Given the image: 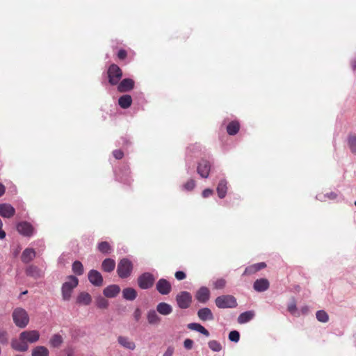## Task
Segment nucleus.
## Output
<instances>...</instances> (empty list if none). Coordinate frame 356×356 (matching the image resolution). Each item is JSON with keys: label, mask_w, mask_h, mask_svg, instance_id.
I'll list each match as a JSON object with an SVG mask.
<instances>
[{"label": "nucleus", "mask_w": 356, "mask_h": 356, "mask_svg": "<svg viewBox=\"0 0 356 356\" xmlns=\"http://www.w3.org/2000/svg\"><path fill=\"white\" fill-rule=\"evenodd\" d=\"M13 321L15 325L19 328L26 327L29 323V316L27 312L22 308H15L12 314Z\"/></svg>", "instance_id": "1"}, {"label": "nucleus", "mask_w": 356, "mask_h": 356, "mask_svg": "<svg viewBox=\"0 0 356 356\" xmlns=\"http://www.w3.org/2000/svg\"><path fill=\"white\" fill-rule=\"evenodd\" d=\"M79 280L74 275H70L67 280L65 282L61 287V293L63 300L68 301L70 300L72 291L77 286Z\"/></svg>", "instance_id": "2"}, {"label": "nucleus", "mask_w": 356, "mask_h": 356, "mask_svg": "<svg viewBox=\"0 0 356 356\" xmlns=\"http://www.w3.org/2000/svg\"><path fill=\"white\" fill-rule=\"evenodd\" d=\"M133 264L127 258L120 259L117 266V273L121 279L129 277L133 271Z\"/></svg>", "instance_id": "3"}, {"label": "nucleus", "mask_w": 356, "mask_h": 356, "mask_svg": "<svg viewBox=\"0 0 356 356\" xmlns=\"http://www.w3.org/2000/svg\"><path fill=\"white\" fill-rule=\"evenodd\" d=\"M217 307L220 309L235 308L237 306L236 299L232 295H222L215 300Z\"/></svg>", "instance_id": "4"}, {"label": "nucleus", "mask_w": 356, "mask_h": 356, "mask_svg": "<svg viewBox=\"0 0 356 356\" xmlns=\"http://www.w3.org/2000/svg\"><path fill=\"white\" fill-rule=\"evenodd\" d=\"M155 277L149 272H145L140 275L137 279L138 286L143 290L152 288L155 282Z\"/></svg>", "instance_id": "5"}, {"label": "nucleus", "mask_w": 356, "mask_h": 356, "mask_svg": "<svg viewBox=\"0 0 356 356\" xmlns=\"http://www.w3.org/2000/svg\"><path fill=\"white\" fill-rule=\"evenodd\" d=\"M177 306L182 309H188L192 302V295L188 291H181L176 296Z\"/></svg>", "instance_id": "6"}, {"label": "nucleus", "mask_w": 356, "mask_h": 356, "mask_svg": "<svg viewBox=\"0 0 356 356\" xmlns=\"http://www.w3.org/2000/svg\"><path fill=\"white\" fill-rule=\"evenodd\" d=\"M122 76L121 69L115 64H112L108 70V81L111 85H117Z\"/></svg>", "instance_id": "7"}, {"label": "nucleus", "mask_w": 356, "mask_h": 356, "mask_svg": "<svg viewBox=\"0 0 356 356\" xmlns=\"http://www.w3.org/2000/svg\"><path fill=\"white\" fill-rule=\"evenodd\" d=\"M40 339V333L38 330H26L20 333V341H24L25 343H33L37 342Z\"/></svg>", "instance_id": "8"}, {"label": "nucleus", "mask_w": 356, "mask_h": 356, "mask_svg": "<svg viewBox=\"0 0 356 356\" xmlns=\"http://www.w3.org/2000/svg\"><path fill=\"white\" fill-rule=\"evenodd\" d=\"M17 230L21 235L26 237H31L33 236L35 232L33 225L26 221L19 222L17 225Z\"/></svg>", "instance_id": "9"}, {"label": "nucleus", "mask_w": 356, "mask_h": 356, "mask_svg": "<svg viewBox=\"0 0 356 356\" xmlns=\"http://www.w3.org/2000/svg\"><path fill=\"white\" fill-rule=\"evenodd\" d=\"M88 279L90 283L96 287H100L103 285L104 279L102 274L97 270L92 269L88 273Z\"/></svg>", "instance_id": "10"}, {"label": "nucleus", "mask_w": 356, "mask_h": 356, "mask_svg": "<svg viewBox=\"0 0 356 356\" xmlns=\"http://www.w3.org/2000/svg\"><path fill=\"white\" fill-rule=\"evenodd\" d=\"M156 289L161 295H168L172 291V285L165 278H161L156 284Z\"/></svg>", "instance_id": "11"}, {"label": "nucleus", "mask_w": 356, "mask_h": 356, "mask_svg": "<svg viewBox=\"0 0 356 356\" xmlns=\"http://www.w3.org/2000/svg\"><path fill=\"white\" fill-rule=\"evenodd\" d=\"M26 275L35 280L40 279L43 277L44 273L42 270L35 265H29L25 269Z\"/></svg>", "instance_id": "12"}, {"label": "nucleus", "mask_w": 356, "mask_h": 356, "mask_svg": "<svg viewBox=\"0 0 356 356\" xmlns=\"http://www.w3.org/2000/svg\"><path fill=\"white\" fill-rule=\"evenodd\" d=\"M195 299L200 303H206L210 298V291L206 286H201L195 295Z\"/></svg>", "instance_id": "13"}, {"label": "nucleus", "mask_w": 356, "mask_h": 356, "mask_svg": "<svg viewBox=\"0 0 356 356\" xmlns=\"http://www.w3.org/2000/svg\"><path fill=\"white\" fill-rule=\"evenodd\" d=\"M146 318L148 324L150 325L156 326L161 322V316L158 314L156 310L154 309H151L147 311Z\"/></svg>", "instance_id": "14"}, {"label": "nucleus", "mask_w": 356, "mask_h": 356, "mask_svg": "<svg viewBox=\"0 0 356 356\" xmlns=\"http://www.w3.org/2000/svg\"><path fill=\"white\" fill-rule=\"evenodd\" d=\"M211 170V164L207 160H202L197 166V173L203 178H207Z\"/></svg>", "instance_id": "15"}, {"label": "nucleus", "mask_w": 356, "mask_h": 356, "mask_svg": "<svg viewBox=\"0 0 356 356\" xmlns=\"http://www.w3.org/2000/svg\"><path fill=\"white\" fill-rule=\"evenodd\" d=\"M270 283L266 278L256 280L253 283V289L257 292H264L268 289Z\"/></svg>", "instance_id": "16"}, {"label": "nucleus", "mask_w": 356, "mask_h": 356, "mask_svg": "<svg viewBox=\"0 0 356 356\" xmlns=\"http://www.w3.org/2000/svg\"><path fill=\"white\" fill-rule=\"evenodd\" d=\"M15 209L10 204H0V216L3 218H10L15 215Z\"/></svg>", "instance_id": "17"}, {"label": "nucleus", "mask_w": 356, "mask_h": 356, "mask_svg": "<svg viewBox=\"0 0 356 356\" xmlns=\"http://www.w3.org/2000/svg\"><path fill=\"white\" fill-rule=\"evenodd\" d=\"M134 87V81L131 79H124L118 83V90L125 92L131 90Z\"/></svg>", "instance_id": "18"}, {"label": "nucleus", "mask_w": 356, "mask_h": 356, "mask_svg": "<svg viewBox=\"0 0 356 356\" xmlns=\"http://www.w3.org/2000/svg\"><path fill=\"white\" fill-rule=\"evenodd\" d=\"M117 179L125 184H130L131 182V172L129 168L124 170H120L116 173Z\"/></svg>", "instance_id": "19"}, {"label": "nucleus", "mask_w": 356, "mask_h": 356, "mask_svg": "<svg viewBox=\"0 0 356 356\" xmlns=\"http://www.w3.org/2000/svg\"><path fill=\"white\" fill-rule=\"evenodd\" d=\"M266 267L265 262L254 264L245 268L243 275H251Z\"/></svg>", "instance_id": "20"}, {"label": "nucleus", "mask_w": 356, "mask_h": 356, "mask_svg": "<svg viewBox=\"0 0 356 356\" xmlns=\"http://www.w3.org/2000/svg\"><path fill=\"white\" fill-rule=\"evenodd\" d=\"M120 292V287L117 284H111L106 286L103 293L106 298H112L116 297Z\"/></svg>", "instance_id": "21"}, {"label": "nucleus", "mask_w": 356, "mask_h": 356, "mask_svg": "<svg viewBox=\"0 0 356 356\" xmlns=\"http://www.w3.org/2000/svg\"><path fill=\"white\" fill-rule=\"evenodd\" d=\"M197 316L202 321L213 320V314L211 310L208 307L200 309L197 311Z\"/></svg>", "instance_id": "22"}, {"label": "nucleus", "mask_w": 356, "mask_h": 356, "mask_svg": "<svg viewBox=\"0 0 356 356\" xmlns=\"http://www.w3.org/2000/svg\"><path fill=\"white\" fill-rule=\"evenodd\" d=\"M156 310L161 315L168 316L172 312V307L170 304L162 302L156 305Z\"/></svg>", "instance_id": "23"}, {"label": "nucleus", "mask_w": 356, "mask_h": 356, "mask_svg": "<svg viewBox=\"0 0 356 356\" xmlns=\"http://www.w3.org/2000/svg\"><path fill=\"white\" fill-rule=\"evenodd\" d=\"M11 347L16 351L26 352L29 349V346L24 341H20L19 339H13L11 341Z\"/></svg>", "instance_id": "24"}, {"label": "nucleus", "mask_w": 356, "mask_h": 356, "mask_svg": "<svg viewBox=\"0 0 356 356\" xmlns=\"http://www.w3.org/2000/svg\"><path fill=\"white\" fill-rule=\"evenodd\" d=\"M35 257V251L33 248H26L21 256L23 263L28 264Z\"/></svg>", "instance_id": "25"}, {"label": "nucleus", "mask_w": 356, "mask_h": 356, "mask_svg": "<svg viewBox=\"0 0 356 356\" xmlns=\"http://www.w3.org/2000/svg\"><path fill=\"white\" fill-rule=\"evenodd\" d=\"M116 264L115 261L111 258H106L102 263V269L106 273H111L114 270Z\"/></svg>", "instance_id": "26"}, {"label": "nucleus", "mask_w": 356, "mask_h": 356, "mask_svg": "<svg viewBox=\"0 0 356 356\" xmlns=\"http://www.w3.org/2000/svg\"><path fill=\"white\" fill-rule=\"evenodd\" d=\"M118 341L120 346H122V347H124L128 350H133L136 348L135 343L134 341H132L131 340H130L127 337H123V336L118 337Z\"/></svg>", "instance_id": "27"}, {"label": "nucleus", "mask_w": 356, "mask_h": 356, "mask_svg": "<svg viewBox=\"0 0 356 356\" xmlns=\"http://www.w3.org/2000/svg\"><path fill=\"white\" fill-rule=\"evenodd\" d=\"M137 291L134 288L127 287L122 290V298L126 300L133 301L137 298Z\"/></svg>", "instance_id": "28"}, {"label": "nucleus", "mask_w": 356, "mask_h": 356, "mask_svg": "<svg viewBox=\"0 0 356 356\" xmlns=\"http://www.w3.org/2000/svg\"><path fill=\"white\" fill-rule=\"evenodd\" d=\"M187 327L188 329L198 332L207 337H209L210 335L209 332L204 326L198 323H191L188 324Z\"/></svg>", "instance_id": "29"}, {"label": "nucleus", "mask_w": 356, "mask_h": 356, "mask_svg": "<svg viewBox=\"0 0 356 356\" xmlns=\"http://www.w3.org/2000/svg\"><path fill=\"white\" fill-rule=\"evenodd\" d=\"M227 192V181L224 179H220L217 186V193L218 197L220 199H223L226 196Z\"/></svg>", "instance_id": "30"}, {"label": "nucleus", "mask_w": 356, "mask_h": 356, "mask_svg": "<svg viewBox=\"0 0 356 356\" xmlns=\"http://www.w3.org/2000/svg\"><path fill=\"white\" fill-rule=\"evenodd\" d=\"M254 316L253 311H246L241 313L238 317V323L239 324H245L250 322Z\"/></svg>", "instance_id": "31"}, {"label": "nucleus", "mask_w": 356, "mask_h": 356, "mask_svg": "<svg viewBox=\"0 0 356 356\" xmlns=\"http://www.w3.org/2000/svg\"><path fill=\"white\" fill-rule=\"evenodd\" d=\"M347 144L351 153L356 154V134L349 133L347 136Z\"/></svg>", "instance_id": "32"}, {"label": "nucleus", "mask_w": 356, "mask_h": 356, "mask_svg": "<svg viewBox=\"0 0 356 356\" xmlns=\"http://www.w3.org/2000/svg\"><path fill=\"white\" fill-rule=\"evenodd\" d=\"M76 302L83 305H89L92 302L91 296L87 292H81L77 296Z\"/></svg>", "instance_id": "33"}, {"label": "nucleus", "mask_w": 356, "mask_h": 356, "mask_svg": "<svg viewBox=\"0 0 356 356\" xmlns=\"http://www.w3.org/2000/svg\"><path fill=\"white\" fill-rule=\"evenodd\" d=\"M31 356H49V350L45 346H38L32 350Z\"/></svg>", "instance_id": "34"}, {"label": "nucleus", "mask_w": 356, "mask_h": 356, "mask_svg": "<svg viewBox=\"0 0 356 356\" xmlns=\"http://www.w3.org/2000/svg\"><path fill=\"white\" fill-rule=\"evenodd\" d=\"M63 343V338L60 334H54L49 339V343L52 348H58Z\"/></svg>", "instance_id": "35"}, {"label": "nucleus", "mask_w": 356, "mask_h": 356, "mask_svg": "<svg viewBox=\"0 0 356 356\" xmlns=\"http://www.w3.org/2000/svg\"><path fill=\"white\" fill-rule=\"evenodd\" d=\"M132 103V98L129 95H124L118 99L120 106L124 109L130 107Z\"/></svg>", "instance_id": "36"}, {"label": "nucleus", "mask_w": 356, "mask_h": 356, "mask_svg": "<svg viewBox=\"0 0 356 356\" xmlns=\"http://www.w3.org/2000/svg\"><path fill=\"white\" fill-rule=\"evenodd\" d=\"M240 129V124L237 121H232L227 126V131L229 135L234 136L238 133Z\"/></svg>", "instance_id": "37"}, {"label": "nucleus", "mask_w": 356, "mask_h": 356, "mask_svg": "<svg viewBox=\"0 0 356 356\" xmlns=\"http://www.w3.org/2000/svg\"><path fill=\"white\" fill-rule=\"evenodd\" d=\"M98 250L104 254H108L113 251L112 247L106 241H102L97 245Z\"/></svg>", "instance_id": "38"}, {"label": "nucleus", "mask_w": 356, "mask_h": 356, "mask_svg": "<svg viewBox=\"0 0 356 356\" xmlns=\"http://www.w3.org/2000/svg\"><path fill=\"white\" fill-rule=\"evenodd\" d=\"M72 270L73 273L78 276L82 275L84 272L83 266L79 261H75L72 264Z\"/></svg>", "instance_id": "39"}, {"label": "nucleus", "mask_w": 356, "mask_h": 356, "mask_svg": "<svg viewBox=\"0 0 356 356\" xmlns=\"http://www.w3.org/2000/svg\"><path fill=\"white\" fill-rule=\"evenodd\" d=\"M316 319L321 323H327L329 321V316L324 310H318L316 313Z\"/></svg>", "instance_id": "40"}, {"label": "nucleus", "mask_w": 356, "mask_h": 356, "mask_svg": "<svg viewBox=\"0 0 356 356\" xmlns=\"http://www.w3.org/2000/svg\"><path fill=\"white\" fill-rule=\"evenodd\" d=\"M96 305L100 309H106L108 306V302L105 298L99 296L96 298Z\"/></svg>", "instance_id": "41"}, {"label": "nucleus", "mask_w": 356, "mask_h": 356, "mask_svg": "<svg viewBox=\"0 0 356 356\" xmlns=\"http://www.w3.org/2000/svg\"><path fill=\"white\" fill-rule=\"evenodd\" d=\"M287 309L292 315L300 316V312L298 311L295 300H293L291 302L289 303Z\"/></svg>", "instance_id": "42"}, {"label": "nucleus", "mask_w": 356, "mask_h": 356, "mask_svg": "<svg viewBox=\"0 0 356 356\" xmlns=\"http://www.w3.org/2000/svg\"><path fill=\"white\" fill-rule=\"evenodd\" d=\"M195 186V181L193 179H188L186 183L181 186V189L184 191H191Z\"/></svg>", "instance_id": "43"}, {"label": "nucleus", "mask_w": 356, "mask_h": 356, "mask_svg": "<svg viewBox=\"0 0 356 356\" xmlns=\"http://www.w3.org/2000/svg\"><path fill=\"white\" fill-rule=\"evenodd\" d=\"M209 348L214 352H220L222 350L221 344L216 340H211L208 343Z\"/></svg>", "instance_id": "44"}, {"label": "nucleus", "mask_w": 356, "mask_h": 356, "mask_svg": "<svg viewBox=\"0 0 356 356\" xmlns=\"http://www.w3.org/2000/svg\"><path fill=\"white\" fill-rule=\"evenodd\" d=\"M229 341L237 343L240 339V334L236 330H232L229 333Z\"/></svg>", "instance_id": "45"}, {"label": "nucleus", "mask_w": 356, "mask_h": 356, "mask_svg": "<svg viewBox=\"0 0 356 356\" xmlns=\"http://www.w3.org/2000/svg\"><path fill=\"white\" fill-rule=\"evenodd\" d=\"M8 342V334L6 330H0V343L6 345Z\"/></svg>", "instance_id": "46"}, {"label": "nucleus", "mask_w": 356, "mask_h": 356, "mask_svg": "<svg viewBox=\"0 0 356 356\" xmlns=\"http://www.w3.org/2000/svg\"><path fill=\"white\" fill-rule=\"evenodd\" d=\"M226 285V280L223 278L218 279L216 282H213V286L216 289H222Z\"/></svg>", "instance_id": "47"}, {"label": "nucleus", "mask_w": 356, "mask_h": 356, "mask_svg": "<svg viewBox=\"0 0 356 356\" xmlns=\"http://www.w3.org/2000/svg\"><path fill=\"white\" fill-rule=\"evenodd\" d=\"M175 278L177 280H183L186 277V275L184 271L178 270L175 274Z\"/></svg>", "instance_id": "48"}, {"label": "nucleus", "mask_w": 356, "mask_h": 356, "mask_svg": "<svg viewBox=\"0 0 356 356\" xmlns=\"http://www.w3.org/2000/svg\"><path fill=\"white\" fill-rule=\"evenodd\" d=\"M142 311L140 308H136L133 314L134 318L136 321H139L141 318Z\"/></svg>", "instance_id": "49"}, {"label": "nucleus", "mask_w": 356, "mask_h": 356, "mask_svg": "<svg viewBox=\"0 0 356 356\" xmlns=\"http://www.w3.org/2000/svg\"><path fill=\"white\" fill-rule=\"evenodd\" d=\"M193 346V341L190 339H186L184 341V346L187 350H191Z\"/></svg>", "instance_id": "50"}, {"label": "nucleus", "mask_w": 356, "mask_h": 356, "mask_svg": "<svg viewBox=\"0 0 356 356\" xmlns=\"http://www.w3.org/2000/svg\"><path fill=\"white\" fill-rule=\"evenodd\" d=\"M113 155L116 159H121L124 156V153L120 149H115L113 152Z\"/></svg>", "instance_id": "51"}, {"label": "nucleus", "mask_w": 356, "mask_h": 356, "mask_svg": "<svg viewBox=\"0 0 356 356\" xmlns=\"http://www.w3.org/2000/svg\"><path fill=\"white\" fill-rule=\"evenodd\" d=\"M213 193V191L209 188H207L202 192V197L203 198H209L211 194Z\"/></svg>", "instance_id": "52"}, {"label": "nucleus", "mask_w": 356, "mask_h": 356, "mask_svg": "<svg viewBox=\"0 0 356 356\" xmlns=\"http://www.w3.org/2000/svg\"><path fill=\"white\" fill-rule=\"evenodd\" d=\"M174 353V348L172 346L168 347L163 356H172Z\"/></svg>", "instance_id": "53"}, {"label": "nucleus", "mask_w": 356, "mask_h": 356, "mask_svg": "<svg viewBox=\"0 0 356 356\" xmlns=\"http://www.w3.org/2000/svg\"><path fill=\"white\" fill-rule=\"evenodd\" d=\"M309 308L307 305H304V306L301 307L300 312H299L300 315V314H303V315L307 314L309 312Z\"/></svg>", "instance_id": "54"}, {"label": "nucleus", "mask_w": 356, "mask_h": 356, "mask_svg": "<svg viewBox=\"0 0 356 356\" xmlns=\"http://www.w3.org/2000/svg\"><path fill=\"white\" fill-rule=\"evenodd\" d=\"M127 51L124 49L119 50L118 53V56L120 59H124L127 57Z\"/></svg>", "instance_id": "55"}, {"label": "nucleus", "mask_w": 356, "mask_h": 356, "mask_svg": "<svg viewBox=\"0 0 356 356\" xmlns=\"http://www.w3.org/2000/svg\"><path fill=\"white\" fill-rule=\"evenodd\" d=\"M325 197L327 198H330V199H336L337 197V195L335 193H327L325 195Z\"/></svg>", "instance_id": "56"}, {"label": "nucleus", "mask_w": 356, "mask_h": 356, "mask_svg": "<svg viewBox=\"0 0 356 356\" xmlns=\"http://www.w3.org/2000/svg\"><path fill=\"white\" fill-rule=\"evenodd\" d=\"M325 197L327 198H330V199H336L337 197V195L335 193H327L325 195Z\"/></svg>", "instance_id": "57"}, {"label": "nucleus", "mask_w": 356, "mask_h": 356, "mask_svg": "<svg viewBox=\"0 0 356 356\" xmlns=\"http://www.w3.org/2000/svg\"><path fill=\"white\" fill-rule=\"evenodd\" d=\"M350 65H351V67L352 69L355 71L356 70V59L354 58L351 61H350Z\"/></svg>", "instance_id": "58"}, {"label": "nucleus", "mask_w": 356, "mask_h": 356, "mask_svg": "<svg viewBox=\"0 0 356 356\" xmlns=\"http://www.w3.org/2000/svg\"><path fill=\"white\" fill-rule=\"evenodd\" d=\"M6 188L5 186L0 183V197H1L5 193Z\"/></svg>", "instance_id": "59"}, {"label": "nucleus", "mask_w": 356, "mask_h": 356, "mask_svg": "<svg viewBox=\"0 0 356 356\" xmlns=\"http://www.w3.org/2000/svg\"><path fill=\"white\" fill-rule=\"evenodd\" d=\"M19 250H17L16 251H15L14 253H13L14 255L17 256L18 254V253H19Z\"/></svg>", "instance_id": "60"}, {"label": "nucleus", "mask_w": 356, "mask_h": 356, "mask_svg": "<svg viewBox=\"0 0 356 356\" xmlns=\"http://www.w3.org/2000/svg\"><path fill=\"white\" fill-rule=\"evenodd\" d=\"M28 293V291H24L23 292H22V293L20 294V296H22V295H25Z\"/></svg>", "instance_id": "61"}, {"label": "nucleus", "mask_w": 356, "mask_h": 356, "mask_svg": "<svg viewBox=\"0 0 356 356\" xmlns=\"http://www.w3.org/2000/svg\"><path fill=\"white\" fill-rule=\"evenodd\" d=\"M67 356H72V355H71V353H68L67 354Z\"/></svg>", "instance_id": "62"}, {"label": "nucleus", "mask_w": 356, "mask_h": 356, "mask_svg": "<svg viewBox=\"0 0 356 356\" xmlns=\"http://www.w3.org/2000/svg\"><path fill=\"white\" fill-rule=\"evenodd\" d=\"M355 206H356V202H355Z\"/></svg>", "instance_id": "63"}]
</instances>
